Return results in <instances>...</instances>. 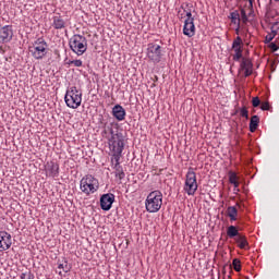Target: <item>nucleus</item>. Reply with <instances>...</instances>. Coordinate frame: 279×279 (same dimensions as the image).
<instances>
[{
    "mask_svg": "<svg viewBox=\"0 0 279 279\" xmlns=\"http://www.w3.org/2000/svg\"><path fill=\"white\" fill-rule=\"evenodd\" d=\"M247 1H248V8L251 10H253L254 9V0H247Z\"/></svg>",
    "mask_w": 279,
    "mask_h": 279,
    "instance_id": "nucleus-38",
    "label": "nucleus"
},
{
    "mask_svg": "<svg viewBox=\"0 0 279 279\" xmlns=\"http://www.w3.org/2000/svg\"><path fill=\"white\" fill-rule=\"evenodd\" d=\"M254 63L252 60L242 58L239 71H244V77H250L254 73Z\"/></svg>",
    "mask_w": 279,
    "mask_h": 279,
    "instance_id": "nucleus-13",
    "label": "nucleus"
},
{
    "mask_svg": "<svg viewBox=\"0 0 279 279\" xmlns=\"http://www.w3.org/2000/svg\"><path fill=\"white\" fill-rule=\"evenodd\" d=\"M147 213H158L162 208V192L156 190L150 192L145 201Z\"/></svg>",
    "mask_w": 279,
    "mask_h": 279,
    "instance_id": "nucleus-3",
    "label": "nucleus"
},
{
    "mask_svg": "<svg viewBox=\"0 0 279 279\" xmlns=\"http://www.w3.org/2000/svg\"><path fill=\"white\" fill-rule=\"evenodd\" d=\"M147 58L155 64H158L162 60V47L158 44L150 43L147 46Z\"/></svg>",
    "mask_w": 279,
    "mask_h": 279,
    "instance_id": "nucleus-8",
    "label": "nucleus"
},
{
    "mask_svg": "<svg viewBox=\"0 0 279 279\" xmlns=\"http://www.w3.org/2000/svg\"><path fill=\"white\" fill-rule=\"evenodd\" d=\"M109 149L112 153V158L121 157L125 148V140L123 133L117 131V134L108 140Z\"/></svg>",
    "mask_w": 279,
    "mask_h": 279,
    "instance_id": "nucleus-1",
    "label": "nucleus"
},
{
    "mask_svg": "<svg viewBox=\"0 0 279 279\" xmlns=\"http://www.w3.org/2000/svg\"><path fill=\"white\" fill-rule=\"evenodd\" d=\"M47 41L40 37L34 41L33 46L29 47V53L35 60H43L47 56Z\"/></svg>",
    "mask_w": 279,
    "mask_h": 279,
    "instance_id": "nucleus-6",
    "label": "nucleus"
},
{
    "mask_svg": "<svg viewBox=\"0 0 279 279\" xmlns=\"http://www.w3.org/2000/svg\"><path fill=\"white\" fill-rule=\"evenodd\" d=\"M80 189L85 195H90L99 191V180L93 175H85L80 182Z\"/></svg>",
    "mask_w": 279,
    "mask_h": 279,
    "instance_id": "nucleus-5",
    "label": "nucleus"
},
{
    "mask_svg": "<svg viewBox=\"0 0 279 279\" xmlns=\"http://www.w3.org/2000/svg\"><path fill=\"white\" fill-rule=\"evenodd\" d=\"M12 247V235L8 231H0V252H8Z\"/></svg>",
    "mask_w": 279,
    "mask_h": 279,
    "instance_id": "nucleus-12",
    "label": "nucleus"
},
{
    "mask_svg": "<svg viewBox=\"0 0 279 279\" xmlns=\"http://www.w3.org/2000/svg\"><path fill=\"white\" fill-rule=\"evenodd\" d=\"M116 196L112 193L102 194L100 196V208L108 213L112 208V204H114Z\"/></svg>",
    "mask_w": 279,
    "mask_h": 279,
    "instance_id": "nucleus-11",
    "label": "nucleus"
},
{
    "mask_svg": "<svg viewBox=\"0 0 279 279\" xmlns=\"http://www.w3.org/2000/svg\"><path fill=\"white\" fill-rule=\"evenodd\" d=\"M58 269H62L64 274H69L71 271V265H69V262H64V264H59Z\"/></svg>",
    "mask_w": 279,
    "mask_h": 279,
    "instance_id": "nucleus-27",
    "label": "nucleus"
},
{
    "mask_svg": "<svg viewBox=\"0 0 279 279\" xmlns=\"http://www.w3.org/2000/svg\"><path fill=\"white\" fill-rule=\"evenodd\" d=\"M258 123H260V118L253 116L250 121V132H256L258 130Z\"/></svg>",
    "mask_w": 279,
    "mask_h": 279,
    "instance_id": "nucleus-22",
    "label": "nucleus"
},
{
    "mask_svg": "<svg viewBox=\"0 0 279 279\" xmlns=\"http://www.w3.org/2000/svg\"><path fill=\"white\" fill-rule=\"evenodd\" d=\"M276 31L272 32V35L271 34H268L266 37H265V43L266 45L271 43V40H274V38H276Z\"/></svg>",
    "mask_w": 279,
    "mask_h": 279,
    "instance_id": "nucleus-30",
    "label": "nucleus"
},
{
    "mask_svg": "<svg viewBox=\"0 0 279 279\" xmlns=\"http://www.w3.org/2000/svg\"><path fill=\"white\" fill-rule=\"evenodd\" d=\"M66 64H69V66H71V64H73V60L68 61Z\"/></svg>",
    "mask_w": 279,
    "mask_h": 279,
    "instance_id": "nucleus-39",
    "label": "nucleus"
},
{
    "mask_svg": "<svg viewBox=\"0 0 279 279\" xmlns=\"http://www.w3.org/2000/svg\"><path fill=\"white\" fill-rule=\"evenodd\" d=\"M229 182H230V184H233L234 191H239V181H238L236 173L230 172Z\"/></svg>",
    "mask_w": 279,
    "mask_h": 279,
    "instance_id": "nucleus-24",
    "label": "nucleus"
},
{
    "mask_svg": "<svg viewBox=\"0 0 279 279\" xmlns=\"http://www.w3.org/2000/svg\"><path fill=\"white\" fill-rule=\"evenodd\" d=\"M59 275L61 276V275H62V271H59Z\"/></svg>",
    "mask_w": 279,
    "mask_h": 279,
    "instance_id": "nucleus-40",
    "label": "nucleus"
},
{
    "mask_svg": "<svg viewBox=\"0 0 279 279\" xmlns=\"http://www.w3.org/2000/svg\"><path fill=\"white\" fill-rule=\"evenodd\" d=\"M117 132H119V130L114 131L112 123H106L104 125L102 136L109 141L110 136H117Z\"/></svg>",
    "mask_w": 279,
    "mask_h": 279,
    "instance_id": "nucleus-17",
    "label": "nucleus"
},
{
    "mask_svg": "<svg viewBox=\"0 0 279 279\" xmlns=\"http://www.w3.org/2000/svg\"><path fill=\"white\" fill-rule=\"evenodd\" d=\"M52 27L53 29H65L66 28V21L61 17V15H54L52 17Z\"/></svg>",
    "mask_w": 279,
    "mask_h": 279,
    "instance_id": "nucleus-18",
    "label": "nucleus"
},
{
    "mask_svg": "<svg viewBox=\"0 0 279 279\" xmlns=\"http://www.w3.org/2000/svg\"><path fill=\"white\" fill-rule=\"evenodd\" d=\"M45 173L47 178H59L60 165L56 161H47L45 165Z\"/></svg>",
    "mask_w": 279,
    "mask_h": 279,
    "instance_id": "nucleus-10",
    "label": "nucleus"
},
{
    "mask_svg": "<svg viewBox=\"0 0 279 279\" xmlns=\"http://www.w3.org/2000/svg\"><path fill=\"white\" fill-rule=\"evenodd\" d=\"M186 16H187L186 21L195 22V17H193V14L191 13V11L186 12Z\"/></svg>",
    "mask_w": 279,
    "mask_h": 279,
    "instance_id": "nucleus-34",
    "label": "nucleus"
},
{
    "mask_svg": "<svg viewBox=\"0 0 279 279\" xmlns=\"http://www.w3.org/2000/svg\"><path fill=\"white\" fill-rule=\"evenodd\" d=\"M240 14L243 23H247L248 19H247V13L245 12V9H241Z\"/></svg>",
    "mask_w": 279,
    "mask_h": 279,
    "instance_id": "nucleus-31",
    "label": "nucleus"
},
{
    "mask_svg": "<svg viewBox=\"0 0 279 279\" xmlns=\"http://www.w3.org/2000/svg\"><path fill=\"white\" fill-rule=\"evenodd\" d=\"M69 46L76 56H84L88 49V40L80 34H75L70 38Z\"/></svg>",
    "mask_w": 279,
    "mask_h": 279,
    "instance_id": "nucleus-2",
    "label": "nucleus"
},
{
    "mask_svg": "<svg viewBox=\"0 0 279 279\" xmlns=\"http://www.w3.org/2000/svg\"><path fill=\"white\" fill-rule=\"evenodd\" d=\"M239 112H240V116L243 117L244 119H250V111H247L246 107H242L235 110V114Z\"/></svg>",
    "mask_w": 279,
    "mask_h": 279,
    "instance_id": "nucleus-26",
    "label": "nucleus"
},
{
    "mask_svg": "<svg viewBox=\"0 0 279 279\" xmlns=\"http://www.w3.org/2000/svg\"><path fill=\"white\" fill-rule=\"evenodd\" d=\"M243 54H233V61L234 62H241V60H243Z\"/></svg>",
    "mask_w": 279,
    "mask_h": 279,
    "instance_id": "nucleus-33",
    "label": "nucleus"
},
{
    "mask_svg": "<svg viewBox=\"0 0 279 279\" xmlns=\"http://www.w3.org/2000/svg\"><path fill=\"white\" fill-rule=\"evenodd\" d=\"M234 241L235 243H238V247H240V250H247L250 247V242H247V236L241 233L234 239Z\"/></svg>",
    "mask_w": 279,
    "mask_h": 279,
    "instance_id": "nucleus-20",
    "label": "nucleus"
},
{
    "mask_svg": "<svg viewBox=\"0 0 279 279\" xmlns=\"http://www.w3.org/2000/svg\"><path fill=\"white\" fill-rule=\"evenodd\" d=\"M126 114L128 113L125 112V109L121 105H116L112 108V116L114 117V119H117V121H125Z\"/></svg>",
    "mask_w": 279,
    "mask_h": 279,
    "instance_id": "nucleus-16",
    "label": "nucleus"
},
{
    "mask_svg": "<svg viewBox=\"0 0 279 279\" xmlns=\"http://www.w3.org/2000/svg\"><path fill=\"white\" fill-rule=\"evenodd\" d=\"M21 279H34V274L32 271L22 272L20 276Z\"/></svg>",
    "mask_w": 279,
    "mask_h": 279,
    "instance_id": "nucleus-29",
    "label": "nucleus"
},
{
    "mask_svg": "<svg viewBox=\"0 0 279 279\" xmlns=\"http://www.w3.org/2000/svg\"><path fill=\"white\" fill-rule=\"evenodd\" d=\"M232 51H234L235 54H243V39L241 36H238L231 47Z\"/></svg>",
    "mask_w": 279,
    "mask_h": 279,
    "instance_id": "nucleus-19",
    "label": "nucleus"
},
{
    "mask_svg": "<svg viewBox=\"0 0 279 279\" xmlns=\"http://www.w3.org/2000/svg\"><path fill=\"white\" fill-rule=\"evenodd\" d=\"M260 110H269V104L268 102H263L260 106Z\"/></svg>",
    "mask_w": 279,
    "mask_h": 279,
    "instance_id": "nucleus-37",
    "label": "nucleus"
},
{
    "mask_svg": "<svg viewBox=\"0 0 279 279\" xmlns=\"http://www.w3.org/2000/svg\"><path fill=\"white\" fill-rule=\"evenodd\" d=\"M12 38H14V29L12 25H5L0 28V44L7 45L8 43H12Z\"/></svg>",
    "mask_w": 279,
    "mask_h": 279,
    "instance_id": "nucleus-9",
    "label": "nucleus"
},
{
    "mask_svg": "<svg viewBox=\"0 0 279 279\" xmlns=\"http://www.w3.org/2000/svg\"><path fill=\"white\" fill-rule=\"evenodd\" d=\"M234 271H241V259L234 258L232 260Z\"/></svg>",
    "mask_w": 279,
    "mask_h": 279,
    "instance_id": "nucleus-28",
    "label": "nucleus"
},
{
    "mask_svg": "<svg viewBox=\"0 0 279 279\" xmlns=\"http://www.w3.org/2000/svg\"><path fill=\"white\" fill-rule=\"evenodd\" d=\"M275 1H279V0H275Z\"/></svg>",
    "mask_w": 279,
    "mask_h": 279,
    "instance_id": "nucleus-41",
    "label": "nucleus"
},
{
    "mask_svg": "<svg viewBox=\"0 0 279 279\" xmlns=\"http://www.w3.org/2000/svg\"><path fill=\"white\" fill-rule=\"evenodd\" d=\"M64 101L68 108L72 110H77L82 106V90L77 89L75 86H72L66 89Z\"/></svg>",
    "mask_w": 279,
    "mask_h": 279,
    "instance_id": "nucleus-4",
    "label": "nucleus"
},
{
    "mask_svg": "<svg viewBox=\"0 0 279 279\" xmlns=\"http://www.w3.org/2000/svg\"><path fill=\"white\" fill-rule=\"evenodd\" d=\"M252 106H253V108H258V106H260V98H258V97H253V99H252Z\"/></svg>",
    "mask_w": 279,
    "mask_h": 279,
    "instance_id": "nucleus-32",
    "label": "nucleus"
},
{
    "mask_svg": "<svg viewBox=\"0 0 279 279\" xmlns=\"http://www.w3.org/2000/svg\"><path fill=\"white\" fill-rule=\"evenodd\" d=\"M227 215L231 221H236V216L239 215V210L234 206H229L227 209Z\"/></svg>",
    "mask_w": 279,
    "mask_h": 279,
    "instance_id": "nucleus-23",
    "label": "nucleus"
},
{
    "mask_svg": "<svg viewBox=\"0 0 279 279\" xmlns=\"http://www.w3.org/2000/svg\"><path fill=\"white\" fill-rule=\"evenodd\" d=\"M229 19H231V22L234 23V25L241 23V14H239V11L231 12Z\"/></svg>",
    "mask_w": 279,
    "mask_h": 279,
    "instance_id": "nucleus-25",
    "label": "nucleus"
},
{
    "mask_svg": "<svg viewBox=\"0 0 279 279\" xmlns=\"http://www.w3.org/2000/svg\"><path fill=\"white\" fill-rule=\"evenodd\" d=\"M240 232H239V228H236V226H229L227 228V235L229 236V239H236L238 236H240Z\"/></svg>",
    "mask_w": 279,
    "mask_h": 279,
    "instance_id": "nucleus-21",
    "label": "nucleus"
},
{
    "mask_svg": "<svg viewBox=\"0 0 279 279\" xmlns=\"http://www.w3.org/2000/svg\"><path fill=\"white\" fill-rule=\"evenodd\" d=\"M270 49H271V51H278V49H279L278 44H276V43H270Z\"/></svg>",
    "mask_w": 279,
    "mask_h": 279,
    "instance_id": "nucleus-35",
    "label": "nucleus"
},
{
    "mask_svg": "<svg viewBox=\"0 0 279 279\" xmlns=\"http://www.w3.org/2000/svg\"><path fill=\"white\" fill-rule=\"evenodd\" d=\"M72 63H73L75 66H82V64H83L82 60H80V59L72 60Z\"/></svg>",
    "mask_w": 279,
    "mask_h": 279,
    "instance_id": "nucleus-36",
    "label": "nucleus"
},
{
    "mask_svg": "<svg viewBox=\"0 0 279 279\" xmlns=\"http://www.w3.org/2000/svg\"><path fill=\"white\" fill-rule=\"evenodd\" d=\"M184 191L187 195H195L197 191V174L193 171V168H190L186 173Z\"/></svg>",
    "mask_w": 279,
    "mask_h": 279,
    "instance_id": "nucleus-7",
    "label": "nucleus"
},
{
    "mask_svg": "<svg viewBox=\"0 0 279 279\" xmlns=\"http://www.w3.org/2000/svg\"><path fill=\"white\" fill-rule=\"evenodd\" d=\"M183 34L184 36H187V38H193V36H195V22H193V20H185Z\"/></svg>",
    "mask_w": 279,
    "mask_h": 279,
    "instance_id": "nucleus-15",
    "label": "nucleus"
},
{
    "mask_svg": "<svg viewBox=\"0 0 279 279\" xmlns=\"http://www.w3.org/2000/svg\"><path fill=\"white\" fill-rule=\"evenodd\" d=\"M121 157H112L111 162H116L113 165L116 178L119 180H123L125 178V172L123 171V166H121Z\"/></svg>",
    "mask_w": 279,
    "mask_h": 279,
    "instance_id": "nucleus-14",
    "label": "nucleus"
}]
</instances>
